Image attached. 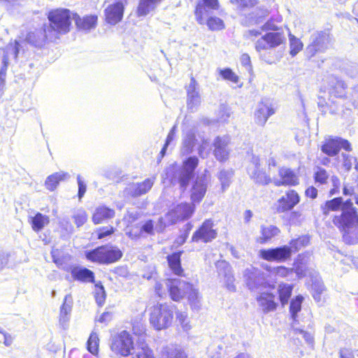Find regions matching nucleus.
Segmentation results:
<instances>
[{
    "instance_id": "obj_32",
    "label": "nucleus",
    "mask_w": 358,
    "mask_h": 358,
    "mask_svg": "<svg viewBox=\"0 0 358 358\" xmlns=\"http://www.w3.org/2000/svg\"><path fill=\"white\" fill-rule=\"evenodd\" d=\"M162 0H139L136 10L138 17L146 16L153 11Z\"/></svg>"
},
{
    "instance_id": "obj_5",
    "label": "nucleus",
    "mask_w": 358,
    "mask_h": 358,
    "mask_svg": "<svg viewBox=\"0 0 358 358\" xmlns=\"http://www.w3.org/2000/svg\"><path fill=\"white\" fill-rule=\"evenodd\" d=\"M175 306L167 303H159L151 308L150 322L157 330L169 327L173 322Z\"/></svg>"
},
{
    "instance_id": "obj_60",
    "label": "nucleus",
    "mask_w": 358,
    "mask_h": 358,
    "mask_svg": "<svg viewBox=\"0 0 358 358\" xmlns=\"http://www.w3.org/2000/svg\"><path fill=\"white\" fill-rule=\"evenodd\" d=\"M77 182L78 186V198L81 199L86 192L87 186L80 175L77 176Z\"/></svg>"
},
{
    "instance_id": "obj_11",
    "label": "nucleus",
    "mask_w": 358,
    "mask_h": 358,
    "mask_svg": "<svg viewBox=\"0 0 358 358\" xmlns=\"http://www.w3.org/2000/svg\"><path fill=\"white\" fill-rule=\"evenodd\" d=\"M165 284L171 299L175 301L181 300L186 296L187 289H191L190 283L180 278L167 279Z\"/></svg>"
},
{
    "instance_id": "obj_26",
    "label": "nucleus",
    "mask_w": 358,
    "mask_h": 358,
    "mask_svg": "<svg viewBox=\"0 0 358 358\" xmlns=\"http://www.w3.org/2000/svg\"><path fill=\"white\" fill-rule=\"evenodd\" d=\"M280 179H273L275 186L296 185L299 184L297 175L290 169L282 167L279 169Z\"/></svg>"
},
{
    "instance_id": "obj_42",
    "label": "nucleus",
    "mask_w": 358,
    "mask_h": 358,
    "mask_svg": "<svg viewBox=\"0 0 358 358\" xmlns=\"http://www.w3.org/2000/svg\"><path fill=\"white\" fill-rule=\"evenodd\" d=\"M186 295H187L188 301L192 308L194 309L199 308L201 296L198 289L194 287L193 285L191 284V289H187V293Z\"/></svg>"
},
{
    "instance_id": "obj_51",
    "label": "nucleus",
    "mask_w": 358,
    "mask_h": 358,
    "mask_svg": "<svg viewBox=\"0 0 358 358\" xmlns=\"http://www.w3.org/2000/svg\"><path fill=\"white\" fill-rule=\"evenodd\" d=\"M207 25L211 30H220L224 27L223 21L216 17H210L207 20Z\"/></svg>"
},
{
    "instance_id": "obj_62",
    "label": "nucleus",
    "mask_w": 358,
    "mask_h": 358,
    "mask_svg": "<svg viewBox=\"0 0 358 358\" xmlns=\"http://www.w3.org/2000/svg\"><path fill=\"white\" fill-rule=\"evenodd\" d=\"M10 51L11 54L13 55V57L17 59L20 51V44L17 41H15L14 45H10V46L7 47V52Z\"/></svg>"
},
{
    "instance_id": "obj_54",
    "label": "nucleus",
    "mask_w": 358,
    "mask_h": 358,
    "mask_svg": "<svg viewBox=\"0 0 358 358\" xmlns=\"http://www.w3.org/2000/svg\"><path fill=\"white\" fill-rule=\"evenodd\" d=\"M230 115L229 109L227 106L222 105L217 115V120L220 122H225L228 120Z\"/></svg>"
},
{
    "instance_id": "obj_30",
    "label": "nucleus",
    "mask_w": 358,
    "mask_h": 358,
    "mask_svg": "<svg viewBox=\"0 0 358 358\" xmlns=\"http://www.w3.org/2000/svg\"><path fill=\"white\" fill-rule=\"evenodd\" d=\"M46 40H49V36L45 31V27L43 25V29H36L33 31L28 33L26 41L36 46H42Z\"/></svg>"
},
{
    "instance_id": "obj_49",
    "label": "nucleus",
    "mask_w": 358,
    "mask_h": 358,
    "mask_svg": "<svg viewBox=\"0 0 358 358\" xmlns=\"http://www.w3.org/2000/svg\"><path fill=\"white\" fill-rule=\"evenodd\" d=\"M94 297L97 304L102 306L106 300V292L102 285H96L94 291Z\"/></svg>"
},
{
    "instance_id": "obj_3",
    "label": "nucleus",
    "mask_w": 358,
    "mask_h": 358,
    "mask_svg": "<svg viewBox=\"0 0 358 358\" xmlns=\"http://www.w3.org/2000/svg\"><path fill=\"white\" fill-rule=\"evenodd\" d=\"M198 163L196 157H189L183 162L182 167L174 164L169 166L166 169V177L172 183H178L184 191L192 178Z\"/></svg>"
},
{
    "instance_id": "obj_33",
    "label": "nucleus",
    "mask_w": 358,
    "mask_h": 358,
    "mask_svg": "<svg viewBox=\"0 0 358 358\" xmlns=\"http://www.w3.org/2000/svg\"><path fill=\"white\" fill-rule=\"evenodd\" d=\"M329 94L331 96L343 98L345 96V84L341 80L331 77L329 81Z\"/></svg>"
},
{
    "instance_id": "obj_57",
    "label": "nucleus",
    "mask_w": 358,
    "mask_h": 358,
    "mask_svg": "<svg viewBox=\"0 0 358 358\" xmlns=\"http://www.w3.org/2000/svg\"><path fill=\"white\" fill-rule=\"evenodd\" d=\"M313 289L316 292L313 296L315 299H320V294L324 291V286L321 280L316 279L312 284Z\"/></svg>"
},
{
    "instance_id": "obj_41",
    "label": "nucleus",
    "mask_w": 358,
    "mask_h": 358,
    "mask_svg": "<svg viewBox=\"0 0 358 358\" xmlns=\"http://www.w3.org/2000/svg\"><path fill=\"white\" fill-rule=\"evenodd\" d=\"M160 358H187L184 352L173 347H164L160 353Z\"/></svg>"
},
{
    "instance_id": "obj_53",
    "label": "nucleus",
    "mask_w": 358,
    "mask_h": 358,
    "mask_svg": "<svg viewBox=\"0 0 358 358\" xmlns=\"http://www.w3.org/2000/svg\"><path fill=\"white\" fill-rule=\"evenodd\" d=\"M231 2L243 9L253 7L257 3L256 0H231Z\"/></svg>"
},
{
    "instance_id": "obj_38",
    "label": "nucleus",
    "mask_w": 358,
    "mask_h": 358,
    "mask_svg": "<svg viewBox=\"0 0 358 358\" xmlns=\"http://www.w3.org/2000/svg\"><path fill=\"white\" fill-rule=\"evenodd\" d=\"M275 27L268 22L264 23L259 29H251L245 31L244 37L249 40H254L255 38L262 35L263 31L274 30Z\"/></svg>"
},
{
    "instance_id": "obj_14",
    "label": "nucleus",
    "mask_w": 358,
    "mask_h": 358,
    "mask_svg": "<svg viewBox=\"0 0 358 358\" xmlns=\"http://www.w3.org/2000/svg\"><path fill=\"white\" fill-rule=\"evenodd\" d=\"M303 296H297L295 299H292L290 303V307H289V312L292 316V318L293 320L292 323V328L294 331L297 334L301 335L302 338H304V340L307 343H312L313 342V337L310 334L305 331L303 329H301L297 327V313L301 310V303L303 301Z\"/></svg>"
},
{
    "instance_id": "obj_63",
    "label": "nucleus",
    "mask_w": 358,
    "mask_h": 358,
    "mask_svg": "<svg viewBox=\"0 0 358 358\" xmlns=\"http://www.w3.org/2000/svg\"><path fill=\"white\" fill-rule=\"evenodd\" d=\"M154 230V224L152 220L147 221L141 227L140 231H144L148 234H152Z\"/></svg>"
},
{
    "instance_id": "obj_50",
    "label": "nucleus",
    "mask_w": 358,
    "mask_h": 358,
    "mask_svg": "<svg viewBox=\"0 0 358 358\" xmlns=\"http://www.w3.org/2000/svg\"><path fill=\"white\" fill-rule=\"evenodd\" d=\"M220 76L224 79L237 84L239 81L238 76L234 73L230 69H225L220 71Z\"/></svg>"
},
{
    "instance_id": "obj_22",
    "label": "nucleus",
    "mask_w": 358,
    "mask_h": 358,
    "mask_svg": "<svg viewBox=\"0 0 358 358\" xmlns=\"http://www.w3.org/2000/svg\"><path fill=\"white\" fill-rule=\"evenodd\" d=\"M124 9V6L121 1H117L108 5L105 9L106 22L112 25H115L120 22L122 19Z\"/></svg>"
},
{
    "instance_id": "obj_24",
    "label": "nucleus",
    "mask_w": 358,
    "mask_h": 358,
    "mask_svg": "<svg viewBox=\"0 0 358 358\" xmlns=\"http://www.w3.org/2000/svg\"><path fill=\"white\" fill-rule=\"evenodd\" d=\"M229 139L228 136L220 137L217 136L213 143L214 145V155L215 158L220 161H225L228 159L229 150L228 149V144Z\"/></svg>"
},
{
    "instance_id": "obj_25",
    "label": "nucleus",
    "mask_w": 358,
    "mask_h": 358,
    "mask_svg": "<svg viewBox=\"0 0 358 358\" xmlns=\"http://www.w3.org/2000/svg\"><path fill=\"white\" fill-rule=\"evenodd\" d=\"M217 268L219 275L224 277V282L227 288L231 292H234L236 290L235 279L232 273L231 267L227 262L222 261L217 263Z\"/></svg>"
},
{
    "instance_id": "obj_43",
    "label": "nucleus",
    "mask_w": 358,
    "mask_h": 358,
    "mask_svg": "<svg viewBox=\"0 0 358 358\" xmlns=\"http://www.w3.org/2000/svg\"><path fill=\"white\" fill-rule=\"evenodd\" d=\"M279 299L282 306L287 303L292 292V286L287 284H280L278 286Z\"/></svg>"
},
{
    "instance_id": "obj_28",
    "label": "nucleus",
    "mask_w": 358,
    "mask_h": 358,
    "mask_svg": "<svg viewBox=\"0 0 358 358\" xmlns=\"http://www.w3.org/2000/svg\"><path fill=\"white\" fill-rule=\"evenodd\" d=\"M155 178H147L140 183H133L126 188L127 194L132 196H138L147 193L153 186Z\"/></svg>"
},
{
    "instance_id": "obj_15",
    "label": "nucleus",
    "mask_w": 358,
    "mask_h": 358,
    "mask_svg": "<svg viewBox=\"0 0 358 358\" xmlns=\"http://www.w3.org/2000/svg\"><path fill=\"white\" fill-rule=\"evenodd\" d=\"M330 42L329 34L324 31L313 34L311 36V43L307 47V53L314 56L317 52H323L327 49Z\"/></svg>"
},
{
    "instance_id": "obj_10",
    "label": "nucleus",
    "mask_w": 358,
    "mask_h": 358,
    "mask_svg": "<svg viewBox=\"0 0 358 358\" xmlns=\"http://www.w3.org/2000/svg\"><path fill=\"white\" fill-rule=\"evenodd\" d=\"M212 220H206L201 227L193 234L192 241L209 243L214 240L217 235V230Z\"/></svg>"
},
{
    "instance_id": "obj_4",
    "label": "nucleus",
    "mask_w": 358,
    "mask_h": 358,
    "mask_svg": "<svg viewBox=\"0 0 358 358\" xmlns=\"http://www.w3.org/2000/svg\"><path fill=\"white\" fill-rule=\"evenodd\" d=\"M195 210L193 203H182L177 205L173 209L169 210L164 218L160 217L157 224L155 226V230L157 232L163 231L166 225L172 224L180 220L189 219Z\"/></svg>"
},
{
    "instance_id": "obj_17",
    "label": "nucleus",
    "mask_w": 358,
    "mask_h": 358,
    "mask_svg": "<svg viewBox=\"0 0 358 358\" xmlns=\"http://www.w3.org/2000/svg\"><path fill=\"white\" fill-rule=\"evenodd\" d=\"M207 172L205 170V173L198 176L194 182L190 194V198L193 203H199L206 194L209 179L206 175Z\"/></svg>"
},
{
    "instance_id": "obj_40",
    "label": "nucleus",
    "mask_w": 358,
    "mask_h": 358,
    "mask_svg": "<svg viewBox=\"0 0 358 358\" xmlns=\"http://www.w3.org/2000/svg\"><path fill=\"white\" fill-rule=\"evenodd\" d=\"M195 136L192 132H188L184 136L181 147V154L182 155H187L190 154L194 146Z\"/></svg>"
},
{
    "instance_id": "obj_61",
    "label": "nucleus",
    "mask_w": 358,
    "mask_h": 358,
    "mask_svg": "<svg viewBox=\"0 0 358 358\" xmlns=\"http://www.w3.org/2000/svg\"><path fill=\"white\" fill-rule=\"evenodd\" d=\"M343 165L347 169H350L352 166H354V163L356 162V157L348 155H343Z\"/></svg>"
},
{
    "instance_id": "obj_19",
    "label": "nucleus",
    "mask_w": 358,
    "mask_h": 358,
    "mask_svg": "<svg viewBox=\"0 0 358 358\" xmlns=\"http://www.w3.org/2000/svg\"><path fill=\"white\" fill-rule=\"evenodd\" d=\"M341 148L350 151L351 150L350 143L341 138H330L326 139L324 145L322 146V152L329 156L337 155Z\"/></svg>"
},
{
    "instance_id": "obj_8",
    "label": "nucleus",
    "mask_w": 358,
    "mask_h": 358,
    "mask_svg": "<svg viewBox=\"0 0 358 358\" xmlns=\"http://www.w3.org/2000/svg\"><path fill=\"white\" fill-rule=\"evenodd\" d=\"M286 38L282 32H268L257 40L255 44V50L258 52L273 49L285 43Z\"/></svg>"
},
{
    "instance_id": "obj_1",
    "label": "nucleus",
    "mask_w": 358,
    "mask_h": 358,
    "mask_svg": "<svg viewBox=\"0 0 358 358\" xmlns=\"http://www.w3.org/2000/svg\"><path fill=\"white\" fill-rule=\"evenodd\" d=\"M341 210L340 215H336L333 220L334 224L343 232L344 241L348 244L358 243V216L352 202L347 200L343 202L341 197L327 201L322 206V213L328 215L330 211Z\"/></svg>"
},
{
    "instance_id": "obj_44",
    "label": "nucleus",
    "mask_w": 358,
    "mask_h": 358,
    "mask_svg": "<svg viewBox=\"0 0 358 358\" xmlns=\"http://www.w3.org/2000/svg\"><path fill=\"white\" fill-rule=\"evenodd\" d=\"M310 239L307 236H302L296 239H293L289 242L288 245L292 249V253L295 252L301 248L307 246L309 243Z\"/></svg>"
},
{
    "instance_id": "obj_46",
    "label": "nucleus",
    "mask_w": 358,
    "mask_h": 358,
    "mask_svg": "<svg viewBox=\"0 0 358 358\" xmlns=\"http://www.w3.org/2000/svg\"><path fill=\"white\" fill-rule=\"evenodd\" d=\"M99 343V339L98 335L96 333L92 332L87 341V350L94 355H96L98 353Z\"/></svg>"
},
{
    "instance_id": "obj_55",
    "label": "nucleus",
    "mask_w": 358,
    "mask_h": 358,
    "mask_svg": "<svg viewBox=\"0 0 358 358\" xmlns=\"http://www.w3.org/2000/svg\"><path fill=\"white\" fill-rule=\"evenodd\" d=\"M273 272V273H275L276 276L285 278L289 276L290 274H292L293 269L287 268L285 266H281L274 268Z\"/></svg>"
},
{
    "instance_id": "obj_6",
    "label": "nucleus",
    "mask_w": 358,
    "mask_h": 358,
    "mask_svg": "<svg viewBox=\"0 0 358 358\" xmlns=\"http://www.w3.org/2000/svg\"><path fill=\"white\" fill-rule=\"evenodd\" d=\"M122 253L117 247L106 245L86 252L87 259L101 264H110L120 259Z\"/></svg>"
},
{
    "instance_id": "obj_59",
    "label": "nucleus",
    "mask_w": 358,
    "mask_h": 358,
    "mask_svg": "<svg viewBox=\"0 0 358 358\" xmlns=\"http://www.w3.org/2000/svg\"><path fill=\"white\" fill-rule=\"evenodd\" d=\"M113 232L114 228L113 227H106L97 229L95 234L99 239H101L107 236L111 235Z\"/></svg>"
},
{
    "instance_id": "obj_7",
    "label": "nucleus",
    "mask_w": 358,
    "mask_h": 358,
    "mask_svg": "<svg viewBox=\"0 0 358 358\" xmlns=\"http://www.w3.org/2000/svg\"><path fill=\"white\" fill-rule=\"evenodd\" d=\"M136 345H134V341L131 336L127 331H122L117 335L113 337L110 343V350L115 354L127 357L132 353L131 350L134 351Z\"/></svg>"
},
{
    "instance_id": "obj_18",
    "label": "nucleus",
    "mask_w": 358,
    "mask_h": 358,
    "mask_svg": "<svg viewBox=\"0 0 358 358\" xmlns=\"http://www.w3.org/2000/svg\"><path fill=\"white\" fill-rule=\"evenodd\" d=\"M256 301L258 307L264 314L275 311L278 306L275 295L268 291L260 290Z\"/></svg>"
},
{
    "instance_id": "obj_45",
    "label": "nucleus",
    "mask_w": 358,
    "mask_h": 358,
    "mask_svg": "<svg viewBox=\"0 0 358 358\" xmlns=\"http://www.w3.org/2000/svg\"><path fill=\"white\" fill-rule=\"evenodd\" d=\"M233 176V172L230 170H222L218 174V178L221 182L222 191H225L229 187L231 179Z\"/></svg>"
},
{
    "instance_id": "obj_39",
    "label": "nucleus",
    "mask_w": 358,
    "mask_h": 358,
    "mask_svg": "<svg viewBox=\"0 0 358 358\" xmlns=\"http://www.w3.org/2000/svg\"><path fill=\"white\" fill-rule=\"evenodd\" d=\"M50 222L49 217L38 213L31 217V227L34 231H39Z\"/></svg>"
},
{
    "instance_id": "obj_36",
    "label": "nucleus",
    "mask_w": 358,
    "mask_h": 358,
    "mask_svg": "<svg viewBox=\"0 0 358 358\" xmlns=\"http://www.w3.org/2000/svg\"><path fill=\"white\" fill-rule=\"evenodd\" d=\"M279 233V229L275 226H262L261 228V236L258 238L257 241L261 244L265 243L278 235Z\"/></svg>"
},
{
    "instance_id": "obj_34",
    "label": "nucleus",
    "mask_w": 358,
    "mask_h": 358,
    "mask_svg": "<svg viewBox=\"0 0 358 358\" xmlns=\"http://www.w3.org/2000/svg\"><path fill=\"white\" fill-rule=\"evenodd\" d=\"M114 215V210L103 206H99L96 208L92 216V220L94 224H99L106 220L113 217Z\"/></svg>"
},
{
    "instance_id": "obj_13",
    "label": "nucleus",
    "mask_w": 358,
    "mask_h": 358,
    "mask_svg": "<svg viewBox=\"0 0 358 358\" xmlns=\"http://www.w3.org/2000/svg\"><path fill=\"white\" fill-rule=\"evenodd\" d=\"M133 329L139 336L132 352L133 358H155L153 350L145 343V328L142 326L138 331L135 327Z\"/></svg>"
},
{
    "instance_id": "obj_47",
    "label": "nucleus",
    "mask_w": 358,
    "mask_h": 358,
    "mask_svg": "<svg viewBox=\"0 0 358 358\" xmlns=\"http://www.w3.org/2000/svg\"><path fill=\"white\" fill-rule=\"evenodd\" d=\"M290 55L292 57L296 55L303 48L302 42L293 35H289Z\"/></svg>"
},
{
    "instance_id": "obj_35",
    "label": "nucleus",
    "mask_w": 358,
    "mask_h": 358,
    "mask_svg": "<svg viewBox=\"0 0 358 358\" xmlns=\"http://www.w3.org/2000/svg\"><path fill=\"white\" fill-rule=\"evenodd\" d=\"M72 277L83 282H93L94 273L86 268L74 267L71 270Z\"/></svg>"
},
{
    "instance_id": "obj_9",
    "label": "nucleus",
    "mask_w": 358,
    "mask_h": 358,
    "mask_svg": "<svg viewBox=\"0 0 358 358\" xmlns=\"http://www.w3.org/2000/svg\"><path fill=\"white\" fill-rule=\"evenodd\" d=\"M243 279L251 291H260L266 287L265 275L260 270L250 266L243 272Z\"/></svg>"
},
{
    "instance_id": "obj_2",
    "label": "nucleus",
    "mask_w": 358,
    "mask_h": 358,
    "mask_svg": "<svg viewBox=\"0 0 358 358\" xmlns=\"http://www.w3.org/2000/svg\"><path fill=\"white\" fill-rule=\"evenodd\" d=\"M49 24H45V31L49 36V41H53L60 35L66 34L70 31L73 13L68 9H56L48 13Z\"/></svg>"
},
{
    "instance_id": "obj_31",
    "label": "nucleus",
    "mask_w": 358,
    "mask_h": 358,
    "mask_svg": "<svg viewBox=\"0 0 358 358\" xmlns=\"http://www.w3.org/2000/svg\"><path fill=\"white\" fill-rule=\"evenodd\" d=\"M70 175L67 172L59 171L49 176L45 182V187L50 190H55L60 181L69 180Z\"/></svg>"
},
{
    "instance_id": "obj_21",
    "label": "nucleus",
    "mask_w": 358,
    "mask_h": 358,
    "mask_svg": "<svg viewBox=\"0 0 358 358\" xmlns=\"http://www.w3.org/2000/svg\"><path fill=\"white\" fill-rule=\"evenodd\" d=\"M300 201V196L298 193L290 189L278 200L277 210L278 212L284 213L292 210Z\"/></svg>"
},
{
    "instance_id": "obj_20",
    "label": "nucleus",
    "mask_w": 358,
    "mask_h": 358,
    "mask_svg": "<svg viewBox=\"0 0 358 358\" xmlns=\"http://www.w3.org/2000/svg\"><path fill=\"white\" fill-rule=\"evenodd\" d=\"M275 113L272 104L268 100H263L258 103L255 111V122L260 126H264L268 117Z\"/></svg>"
},
{
    "instance_id": "obj_64",
    "label": "nucleus",
    "mask_w": 358,
    "mask_h": 358,
    "mask_svg": "<svg viewBox=\"0 0 358 358\" xmlns=\"http://www.w3.org/2000/svg\"><path fill=\"white\" fill-rule=\"evenodd\" d=\"M340 358H355L351 350L348 348H342L339 352Z\"/></svg>"
},
{
    "instance_id": "obj_12",
    "label": "nucleus",
    "mask_w": 358,
    "mask_h": 358,
    "mask_svg": "<svg viewBox=\"0 0 358 358\" xmlns=\"http://www.w3.org/2000/svg\"><path fill=\"white\" fill-rule=\"evenodd\" d=\"M259 256L266 261L283 262L291 257L292 249L288 245H283L272 249L261 250Z\"/></svg>"
},
{
    "instance_id": "obj_37",
    "label": "nucleus",
    "mask_w": 358,
    "mask_h": 358,
    "mask_svg": "<svg viewBox=\"0 0 358 358\" xmlns=\"http://www.w3.org/2000/svg\"><path fill=\"white\" fill-rule=\"evenodd\" d=\"M181 252H175L167 257V261L171 270L177 275H182L183 270L180 264Z\"/></svg>"
},
{
    "instance_id": "obj_52",
    "label": "nucleus",
    "mask_w": 358,
    "mask_h": 358,
    "mask_svg": "<svg viewBox=\"0 0 358 358\" xmlns=\"http://www.w3.org/2000/svg\"><path fill=\"white\" fill-rule=\"evenodd\" d=\"M74 222L78 227L83 225L87 220V215L85 210H78L73 215Z\"/></svg>"
},
{
    "instance_id": "obj_27",
    "label": "nucleus",
    "mask_w": 358,
    "mask_h": 358,
    "mask_svg": "<svg viewBox=\"0 0 358 358\" xmlns=\"http://www.w3.org/2000/svg\"><path fill=\"white\" fill-rule=\"evenodd\" d=\"M202 1L203 3L200 2L197 4L195 10L196 19L200 24L205 23L206 18L208 15L206 7L217 9L219 6L217 0H202Z\"/></svg>"
},
{
    "instance_id": "obj_48",
    "label": "nucleus",
    "mask_w": 358,
    "mask_h": 358,
    "mask_svg": "<svg viewBox=\"0 0 358 358\" xmlns=\"http://www.w3.org/2000/svg\"><path fill=\"white\" fill-rule=\"evenodd\" d=\"M176 320L184 331H187L191 329L192 326L190 325L189 319L186 312H177Z\"/></svg>"
},
{
    "instance_id": "obj_56",
    "label": "nucleus",
    "mask_w": 358,
    "mask_h": 358,
    "mask_svg": "<svg viewBox=\"0 0 358 358\" xmlns=\"http://www.w3.org/2000/svg\"><path fill=\"white\" fill-rule=\"evenodd\" d=\"M329 177L327 171L321 168H318L317 171L315 173V180L317 182L324 184L327 182Z\"/></svg>"
},
{
    "instance_id": "obj_29",
    "label": "nucleus",
    "mask_w": 358,
    "mask_h": 358,
    "mask_svg": "<svg viewBox=\"0 0 358 358\" xmlns=\"http://www.w3.org/2000/svg\"><path fill=\"white\" fill-rule=\"evenodd\" d=\"M73 20H74L78 29L85 31H89L94 29L97 23L96 15H87L80 17L77 14H73Z\"/></svg>"
},
{
    "instance_id": "obj_16",
    "label": "nucleus",
    "mask_w": 358,
    "mask_h": 358,
    "mask_svg": "<svg viewBox=\"0 0 358 358\" xmlns=\"http://www.w3.org/2000/svg\"><path fill=\"white\" fill-rule=\"evenodd\" d=\"M248 173L250 178L259 184L267 185L271 180L270 177L260 169V159L257 156H252L248 166Z\"/></svg>"
},
{
    "instance_id": "obj_58",
    "label": "nucleus",
    "mask_w": 358,
    "mask_h": 358,
    "mask_svg": "<svg viewBox=\"0 0 358 358\" xmlns=\"http://www.w3.org/2000/svg\"><path fill=\"white\" fill-rule=\"evenodd\" d=\"M65 301H66V297L65 298ZM71 306L66 304V301L64 302L63 305L61 307L60 310V322L62 323L66 322L68 321V315L71 312Z\"/></svg>"
},
{
    "instance_id": "obj_23",
    "label": "nucleus",
    "mask_w": 358,
    "mask_h": 358,
    "mask_svg": "<svg viewBox=\"0 0 358 358\" xmlns=\"http://www.w3.org/2000/svg\"><path fill=\"white\" fill-rule=\"evenodd\" d=\"M187 107L192 111L197 109L201 103L199 84L192 77L189 85L187 86Z\"/></svg>"
}]
</instances>
